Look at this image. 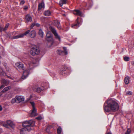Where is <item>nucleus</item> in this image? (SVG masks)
Here are the masks:
<instances>
[{"mask_svg": "<svg viewBox=\"0 0 134 134\" xmlns=\"http://www.w3.org/2000/svg\"><path fill=\"white\" fill-rule=\"evenodd\" d=\"M63 15L64 16H65V14H64Z\"/></svg>", "mask_w": 134, "mask_h": 134, "instance_id": "nucleus-46", "label": "nucleus"}, {"mask_svg": "<svg viewBox=\"0 0 134 134\" xmlns=\"http://www.w3.org/2000/svg\"><path fill=\"white\" fill-rule=\"evenodd\" d=\"M8 77L10 79H13V78L12 77H11L8 76Z\"/></svg>", "mask_w": 134, "mask_h": 134, "instance_id": "nucleus-40", "label": "nucleus"}, {"mask_svg": "<svg viewBox=\"0 0 134 134\" xmlns=\"http://www.w3.org/2000/svg\"><path fill=\"white\" fill-rule=\"evenodd\" d=\"M67 0H60L59 1V4L61 7H62L63 5L66 3Z\"/></svg>", "mask_w": 134, "mask_h": 134, "instance_id": "nucleus-17", "label": "nucleus"}, {"mask_svg": "<svg viewBox=\"0 0 134 134\" xmlns=\"http://www.w3.org/2000/svg\"><path fill=\"white\" fill-rule=\"evenodd\" d=\"M2 83L6 85H8L9 83L8 81L4 79H3L2 80Z\"/></svg>", "mask_w": 134, "mask_h": 134, "instance_id": "nucleus-22", "label": "nucleus"}, {"mask_svg": "<svg viewBox=\"0 0 134 134\" xmlns=\"http://www.w3.org/2000/svg\"><path fill=\"white\" fill-rule=\"evenodd\" d=\"M4 85H2L0 87V89L3 88H4Z\"/></svg>", "mask_w": 134, "mask_h": 134, "instance_id": "nucleus-37", "label": "nucleus"}, {"mask_svg": "<svg viewBox=\"0 0 134 134\" xmlns=\"http://www.w3.org/2000/svg\"><path fill=\"white\" fill-rule=\"evenodd\" d=\"M44 14L45 15L49 16L50 15L51 12L47 10L45 12Z\"/></svg>", "mask_w": 134, "mask_h": 134, "instance_id": "nucleus-25", "label": "nucleus"}, {"mask_svg": "<svg viewBox=\"0 0 134 134\" xmlns=\"http://www.w3.org/2000/svg\"><path fill=\"white\" fill-rule=\"evenodd\" d=\"M55 24L57 26V28L59 29H61V27L60 24V22L57 20H55L54 22Z\"/></svg>", "mask_w": 134, "mask_h": 134, "instance_id": "nucleus-14", "label": "nucleus"}, {"mask_svg": "<svg viewBox=\"0 0 134 134\" xmlns=\"http://www.w3.org/2000/svg\"><path fill=\"white\" fill-rule=\"evenodd\" d=\"M35 25L37 27H39L40 26V25L39 24H35Z\"/></svg>", "mask_w": 134, "mask_h": 134, "instance_id": "nucleus-38", "label": "nucleus"}, {"mask_svg": "<svg viewBox=\"0 0 134 134\" xmlns=\"http://www.w3.org/2000/svg\"><path fill=\"white\" fill-rule=\"evenodd\" d=\"M43 117L41 116H39L36 118V119L38 120H41L43 119Z\"/></svg>", "mask_w": 134, "mask_h": 134, "instance_id": "nucleus-30", "label": "nucleus"}, {"mask_svg": "<svg viewBox=\"0 0 134 134\" xmlns=\"http://www.w3.org/2000/svg\"><path fill=\"white\" fill-rule=\"evenodd\" d=\"M63 49L64 50V51H63L60 50H58L57 51V53L60 54H61L63 53H64L65 55H67L68 54V52L66 50V48L65 47H63Z\"/></svg>", "mask_w": 134, "mask_h": 134, "instance_id": "nucleus-11", "label": "nucleus"}, {"mask_svg": "<svg viewBox=\"0 0 134 134\" xmlns=\"http://www.w3.org/2000/svg\"><path fill=\"white\" fill-rule=\"evenodd\" d=\"M38 34L42 38H43V37L44 33L42 30L41 29L39 30L38 32Z\"/></svg>", "mask_w": 134, "mask_h": 134, "instance_id": "nucleus-20", "label": "nucleus"}, {"mask_svg": "<svg viewBox=\"0 0 134 134\" xmlns=\"http://www.w3.org/2000/svg\"><path fill=\"white\" fill-rule=\"evenodd\" d=\"M35 23H33L32 25H31V27H30V28H32L34 27V26H35Z\"/></svg>", "mask_w": 134, "mask_h": 134, "instance_id": "nucleus-36", "label": "nucleus"}, {"mask_svg": "<svg viewBox=\"0 0 134 134\" xmlns=\"http://www.w3.org/2000/svg\"><path fill=\"white\" fill-rule=\"evenodd\" d=\"M3 108L1 105H0V111H1L2 110Z\"/></svg>", "mask_w": 134, "mask_h": 134, "instance_id": "nucleus-39", "label": "nucleus"}, {"mask_svg": "<svg viewBox=\"0 0 134 134\" xmlns=\"http://www.w3.org/2000/svg\"><path fill=\"white\" fill-rule=\"evenodd\" d=\"M44 7V4L43 2H42L39 4L38 7V10H40L42 8Z\"/></svg>", "mask_w": 134, "mask_h": 134, "instance_id": "nucleus-18", "label": "nucleus"}, {"mask_svg": "<svg viewBox=\"0 0 134 134\" xmlns=\"http://www.w3.org/2000/svg\"><path fill=\"white\" fill-rule=\"evenodd\" d=\"M11 88V87L10 86L6 87L4 89L3 91L4 92L5 91H7Z\"/></svg>", "mask_w": 134, "mask_h": 134, "instance_id": "nucleus-27", "label": "nucleus"}, {"mask_svg": "<svg viewBox=\"0 0 134 134\" xmlns=\"http://www.w3.org/2000/svg\"><path fill=\"white\" fill-rule=\"evenodd\" d=\"M78 18H77V19L76 20H77V23H78Z\"/></svg>", "mask_w": 134, "mask_h": 134, "instance_id": "nucleus-44", "label": "nucleus"}, {"mask_svg": "<svg viewBox=\"0 0 134 134\" xmlns=\"http://www.w3.org/2000/svg\"><path fill=\"white\" fill-rule=\"evenodd\" d=\"M28 34H29V36L32 38H34L36 35V32L35 31L32 30L30 31L29 30H28L23 34H20L14 36L13 38L14 39L21 38L23 37L24 36Z\"/></svg>", "mask_w": 134, "mask_h": 134, "instance_id": "nucleus-3", "label": "nucleus"}, {"mask_svg": "<svg viewBox=\"0 0 134 134\" xmlns=\"http://www.w3.org/2000/svg\"><path fill=\"white\" fill-rule=\"evenodd\" d=\"M9 25V23L7 24L5 28H3L1 26H0V31H5L7 30V28L8 27Z\"/></svg>", "mask_w": 134, "mask_h": 134, "instance_id": "nucleus-15", "label": "nucleus"}, {"mask_svg": "<svg viewBox=\"0 0 134 134\" xmlns=\"http://www.w3.org/2000/svg\"><path fill=\"white\" fill-rule=\"evenodd\" d=\"M29 6L27 5H25L24 7V9L25 10H27L28 9Z\"/></svg>", "mask_w": 134, "mask_h": 134, "instance_id": "nucleus-32", "label": "nucleus"}, {"mask_svg": "<svg viewBox=\"0 0 134 134\" xmlns=\"http://www.w3.org/2000/svg\"><path fill=\"white\" fill-rule=\"evenodd\" d=\"M16 97L12 99L11 103H14L15 102H17V100H16Z\"/></svg>", "mask_w": 134, "mask_h": 134, "instance_id": "nucleus-29", "label": "nucleus"}, {"mask_svg": "<svg viewBox=\"0 0 134 134\" xmlns=\"http://www.w3.org/2000/svg\"><path fill=\"white\" fill-rule=\"evenodd\" d=\"M2 125L4 127L7 128H9V126H8V124L7 123V122H3L2 123Z\"/></svg>", "mask_w": 134, "mask_h": 134, "instance_id": "nucleus-23", "label": "nucleus"}, {"mask_svg": "<svg viewBox=\"0 0 134 134\" xmlns=\"http://www.w3.org/2000/svg\"><path fill=\"white\" fill-rule=\"evenodd\" d=\"M32 107V109L30 111L29 113L30 117H32L37 116L38 114L37 113V109H36L35 105V103L33 102H30Z\"/></svg>", "mask_w": 134, "mask_h": 134, "instance_id": "nucleus-5", "label": "nucleus"}, {"mask_svg": "<svg viewBox=\"0 0 134 134\" xmlns=\"http://www.w3.org/2000/svg\"><path fill=\"white\" fill-rule=\"evenodd\" d=\"M2 93L1 92H0V97L2 95Z\"/></svg>", "mask_w": 134, "mask_h": 134, "instance_id": "nucleus-42", "label": "nucleus"}, {"mask_svg": "<svg viewBox=\"0 0 134 134\" xmlns=\"http://www.w3.org/2000/svg\"><path fill=\"white\" fill-rule=\"evenodd\" d=\"M40 52L39 48L36 46H34L31 48L30 53L33 56L35 55V54H38Z\"/></svg>", "mask_w": 134, "mask_h": 134, "instance_id": "nucleus-6", "label": "nucleus"}, {"mask_svg": "<svg viewBox=\"0 0 134 134\" xmlns=\"http://www.w3.org/2000/svg\"><path fill=\"white\" fill-rule=\"evenodd\" d=\"M3 65L4 66H6V64L5 63H4V64H3Z\"/></svg>", "mask_w": 134, "mask_h": 134, "instance_id": "nucleus-41", "label": "nucleus"}, {"mask_svg": "<svg viewBox=\"0 0 134 134\" xmlns=\"http://www.w3.org/2000/svg\"><path fill=\"white\" fill-rule=\"evenodd\" d=\"M62 131V129L60 127H59L57 129L58 134H60Z\"/></svg>", "mask_w": 134, "mask_h": 134, "instance_id": "nucleus-28", "label": "nucleus"}, {"mask_svg": "<svg viewBox=\"0 0 134 134\" xmlns=\"http://www.w3.org/2000/svg\"><path fill=\"white\" fill-rule=\"evenodd\" d=\"M26 19L27 22H31L32 20L31 17L29 14H27L26 16Z\"/></svg>", "mask_w": 134, "mask_h": 134, "instance_id": "nucleus-13", "label": "nucleus"}, {"mask_svg": "<svg viewBox=\"0 0 134 134\" xmlns=\"http://www.w3.org/2000/svg\"><path fill=\"white\" fill-rule=\"evenodd\" d=\"M33 89L35 91H36L37 92H40L41 90V88L40 87H38L36 88H33Z\"/></svg>", "mask_w": 134, "mask_h": 134, "instance_id": "nucleus-24", "label": "nucleus"}, {"mask_svg": "<svg viewBox=\"0 0 134 134\" xmlns=\"http://www.w3.org/2000/svg\"><path fill=\"white\" fill-rule=\"evenodd\" d=\"M16 100H17V103L23 101L24 100V97L23 96H16Z\"/></svg>", "mask_w": 134, "mask_h": 134, "instance_id": "nucleus-10", "label": "nucleus"}, {"mask_svg": "<svg viewBox=\"0 0 134 134\" xmlns=\"http://www.w3.org/2000/svg\"><path fill=\"white\" fill-rule=\"evenodd\" d=\"M28 67L29 68L24 70L22 76V79L23 80L26 78L28 76L30 73V70L32 69L31 66L33 64L32 63L28 64Z\"/></svg>", "mask_w": 134, "mask_h": 134, "instance_id": "nucleus-4", "label": "nucleus"}, {"mask_svg": "<svg viewBox=\"0 0 134 134\" xmlns=\"http://www.w3.org/2000/svg\"><path fill=\"white\" fill-rule=\"evenodd\" d=\"M15 66L18 70H24L25 69L24 64L19 62H18L15 64Z\"/></svg>", "mask_w": 134, "mask_h": 134, "instance_id": "nucleus-8", "label": "nucleus"}, {"mask_svg": "<svg viewBox=\"0 0 134 134\" xmlns=\"http://www.w3.org/2000/svg\"><path fill=\"white\" fill-rule=\"evenodd\" d=\"M27 131L25 128L21 129H20V134H27Z\"/></svg>", "mask_w": 134, "mask_h": 134, "instance_id": "nucleus-16", "label": "nucleus"}, {"mask_svg": "<svg viewBox=\"0 0 134 134\" xmlns=\"http://www.w3.org/2000/svg\"><path fill=\"white\" fill-rule=\"evenodd\" d=\"M119 108L118 103L112 99L108 100L104 104V110L107 112L116 111L118 110Z\"/></svg>", "mask_w": 134, "mask_h": 134, "instance_id": "nucleus-1", "label": "nucleus"}, {"mask_svg": "<svg viewBox=\"0 0 134 134\" xmlns=\"http://www.w3.org/2000/svg\"><path fill=\"white\" fill-rule=\"evenodd\" d=\"M73 13L74 14L80 16H82L83 15V14L82 13L78 10H74L73 12Z\"/></svg>", "mask_w": 134, "mask_h": 134, "instance_id": "nucleus-12", "label": "nucleus"}, {"mask_svg": "<svg viewBox=\"0 0 134 134\" xmlns=\"http://www.w3.org/2000/svg\"><path fill=\"white\" fill-rule=\"evenodd\" d=\"M2 0H0V3H1V2Z\"/></svg>", "mask_w": 134, "mask_h": 134, "instance_id": "nucleus-45", "label": "nucleus"}, {"mask_svg": "<svg viewBox=\"0 0 134 134\" xmlns=\"http://www.w3.org/2000/svg\"><path fill=\"white\" fill-rule=\"evenodd\" d=\"M25 3V1L24 0L21 1L20 3V4L21 5H23Z\"/></svg>", "mask_w": 134, "mask_h": 134, "instance_id": "nucleus-35", "label": "nucleus"}, {"mask_svg": "<svg viewBox=\"0 0 134 134\" xmlns=\"http://www.w3.org/2000/svg\"><path fill=\"white\" fill-rule=\"evenodd\" d=\"M124 59L125 61H128L129 60L130 58L128 57H125L124 58Z\"/></svg>", "mask_w": 134, "mask_h": 134, "instance_id": "nucleus-31", "label": "nucleus"}, {"mask_svg": "<svg viewBox=\"0 0 134 134\" xmlns=\"http://www.w3.org/2000/svg\"><path fill=\"white\" fill-rule=\"evenodd\" d=\"M126 94L128 95H131L132 94V92L130 91H128L127 92Z\"/></svg>", "mask_w": 134, "mask_h": 134, "instance_id": "nucleus-34", "label": "nucleus"}, {"mask_svg": "<svg viewBox=\"0 0 134 134\" xmlns=\"http://www.w3.org/2000/svg\"><path fill=\"white\" fill-rule=\"evenodd\" d=\"M7 123L8 124V126H9L11 127H12L14 125L13 122L10 120H8L7 121Z\"/></svg>", "mask_w": 134, "mask_h": 134, "instance_id": "nucleus-19", "label": "nucleus"}, {"mask_svg": "<svg viewBox=\"0 0 134 134\" xmlns=\"http://www.w3.org/2000/svg\"><path fill=\"white\" fill-rule=\"evenodd\" d=\"M125 83L127 84H128L130 81V78L129 77H125L124 79Z\"/></svg>", "mask_w": 134, "mask_h": 134, "instance_id": "nucleus-21", "label": "nucleus"}, {"mask_svg": "<svg viewBox=\"0 0 134 134\" xmlns=\"http://www.w3.org/2000/svg\"><path fill=\"white\" fill-rule=\"evenodd\" d=\"M46 36L47 41L48 42H51V44H52L53 43V39L52 35L50 31H48L47 32Z\"/></svg>", "mask_w": 134, "mask_h": 134, "instance_id": "nucleus-7", "label": "nucleus"}, {"mask_svg": "<svg viewBox=\"0 0 134 134\" xmlns=\"http://www.w3.org/2000/svg\"><path fill=\"white\" fill-rule=\"evenodd\" d=\"M50 29L51 31H52V32L54 34L55 38H56L58 39L59 41H60V37L58 35V33H57V31L55 30V29L52 27H51L50 28Z\"/></svg>", "mask_w": 134, "mask_h": 134, "instance_id": "nucleus-9", "label": "nucleus"}, {"mask_svg": "<svg viewBox=\"0 0 134 134\" xmlns=\"http://www.w3.org/2000/svg\"><path fill=\"white\" fill-rule=\"evenodd\" d=\"M131 132V130L130 129H128L127 130V132L125 134H129Z\"/></svg>", "mask_w": 134, "mask_h": 134, "instance_id": "nucleus-33", "label": "nucleus"}, {"mask_svg": "<svg viewBox=\"0 0 134 134\" xmlns=\"http://www.w3.org/2000/svg\"><path fill=\"white\" fill-rule=\"evenodd\" d=\"M35 124L34 121L33 120L25 121L23 122L22 125L24 128H25L28 131H29L33 129V127Z\"/></svg>", "mask_w": 134, "mask_h": 134, "instance_id": "nucleus-2", "label": "nucleus"}, {"mask_svg": "<svg viewBox=\"0 0 134 134\" xmlns=\"http://www.w3.org/2000/svg\"><path fill=\"white\" fill-rule=\"evenodd\" d=\"M106 134H111V133L110 132H108Z\"/></svg>", "mask_w": 134, "mask_h": 134, "instance_id": "nucleus-43", "label": "nucleus"}, {"mask_svg": "<svg viewBox=\"0 0 134 134\" xmlns=\"http://www.w3.org/2000/svg\"><path fill=\"white\" fill-rule=\"evenodd\" d=\"M79 24L77 23V24L72 25L71 27L73 28H76L79 26Z\"/></svg>", "mask_w": 134, "mask_h": 134, "instance_id": "nucleus-26", "label": "nucleus"}]
</instances>
